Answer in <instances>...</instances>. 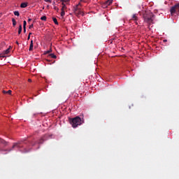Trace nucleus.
I'll list each match as a JSON object with an SVG mask.
<instances>
[{
	"label": "nucleus",
	"instance_id": "nucleus-1",
	"mask_svg": "<svg viewBox=\"0 0 179 179\" xmlns=\"http://www.w3.org/2000/svg\"><path fill=\"white\" fill-rule=\"evenodd\" d=\"M69 121L73 128H78L79 125H82V124L85 122V120H83V119L80 118L79 116H76L73 118H69Z\"/></svg>",
	"mask_w": 179,
	"mask_h": 179
},
{
	"label": "nucleus",
	"instance_id": "nucleus-2",
	"mask_svg": "<svg viewBox=\"0 0 179 179\" xmlns=\"http://www.w3.org/2000/svg\"><path fill=\"white\" fill-rule=\"evenodd\" d=\"M143 17L145 23H148V24H152L153 23V19L155 17V15L152 14V13L150 11H145V13H143Z\"/></svg>",
	"mask_w": 179,
	"mask_h": 179
},
{
	"label": "nucleus",
	"instance_id": "nucleus-3",
	"mask_svg": "<svg viewBox=\"0 0 179 179\" xmlns=\"http://www.w3.org/2000/svg\"><path fill=\"white\" fill-rule=\"evenodd\" d=\"M82 6V4L79 3L75 8H74V13L76 16H83V11H82V9L80 7Z\"/></svg>",
	"mask_w": 179,
	"mask_h": 179
},
{
	"label": "nucleus",
	"instance_id": "nucleus-4",
	"mask_svg": "<svg viewBox=\"0 0 179 179\" xmlns=\"http://www.w3.org/2000/svg\"><path fill=\"white\" fill-rule=\"evenodd\" d=\"M171 15L173 16L174 13H177V12H179V3L175 4L173 6H172L170 9Z\"/></svg>",
	"mask_w": 179,
	"mask_h": 179
},
{
	"label": "nucleus",
	"instance_id": "nucleus-5",
	"mask_svg": "<svg viewBox=\"0 0 179 179\" xmlns=\"http://www.w3.org/2000/svg\"><path fill=\"white\" fill-rule=\"evenodd\" d=\"M15 148H17V149H22V148H23V146H22V145L20 144V143H15L12 147V148L8 149V150H5V152H12V150H13V149H15Z\"/></svg>",
	"mask_w": 179,
	"mask_h": 179
},
{
	"label": "nucleus",
	"instance_id": "nucleus-6",
	"mask_svg": "<svg viewBox=\"0 0 179 179\" xmlns=\"http://www.w3.org/2000/svg\"><path fill=\"white\" fill-rule=\"evenodd\" d=\"M0 143L1 145H3V146H8V142H6L5 140L0 138Z\"/></svg>",
	"mask_w": 179,
	"mask_h": 179
},
{
	"label": "nucleus",
	"instance_id": "nucleus-7",
	"mask_svg": "<svg viewBox=\"0 0 179 179\" xmlns=\"http://www.w3.org/2000/svg\"><path fill=\"white\" fill-rule=\"evenodd\" d=\"M10 52V46L7 50L3 51V55H6Z\"/></svg>",
	"mask_w": 179,
	"mask_h": 179
},
{
	"label": "nucleus",
	"instance_id": "nucleus-8",
	"mask_svg": "<svg viewBox=\"0 0 179 179\" xmlns=\"http://www.w3.org/2000/svg\"><path fill=\"white\" fill-rule=\"evenodd\" d=\"M33 47H34V45H33V40H31V41L30 45H29V51H33Z\"/></svg>",
	"mask_w": 179,
	"mask_h": 179
},
{
	"label": "nucleus",
	"instance_id": "nucleus-9",
	"mask_svg": "<svg viewBox=\"0 0 179 179\" xmlns=\"http://www.w3.org/2000/svg\"><path fill=\"white\" fill-rule=\"evenodd\" d=\"M3 94H12V90H9L8 91H5V90H3Z\"/></svg>",
	"mask_w": 179,
	"mask_h": 179
},
{
	"label": "nucleus",
	"instance_id": "nucleus-10",
	"mask_svg": "<svg viewBox=\"0 0 179 179\" xmlns=\"http://www.w3.org/2000/svg\"><path fill=\"white\" fill-rule=\"evenodd\" d=\"M49 57L50 58H53L54 59H57V55H54L53 53L50 54Z\"/></svg>",
	"mask_w": 179,
	"mask_h": 179
},
{
	"label": "nucleus",
	"instance_id": "nucleus-11",
	"mask_svg": "<svg viewBox=\"0 0 179 179\" xmlns=\"http://www.w3.org/2000/svg\"><path fill=\"white\" fill-rule=\"evenodd\" d=\"M27 3H22L20 5V8H27Z\"/></svg>",
	"mask_w": 179,
	"mask_h": 179
},
{
	"label": "nucleus",
	"instance_id": "nucleus-12",
	"mask_svg": "<svg viewBox=\"0 0 179 179\" xmlns=\"http://www.w3.org/2000/svg\"><path fill=\"white\" fill-rule=\"evenodd\" d=\"M132 20H138V17L136 16V14L133 15Z\"/></svg>",
	"mask_w": 179,
	"mask_h": 179
},
{
	"label": "nucleus",
	"instance_id": "nucleus-13",
	"mask_svg": "<svg viewBox=\"0 0 179 179\" xmlns=\"http://www.w3.org/2000/svg\"><path fill=\"white\" fill-rule=\"evenodd\" d=\"M106 5H111L113 3V0H108L106 1Z\"/></svg>",
	"mask_w": 179,
	"mask_h": 179
},
{
	"label": "nucleus",
	"instance_id": "nucleus-14",
	"mask_svg": "<svg viewBox=\"0 0 179 179\" xmlns=\"http://www.w3.org/2000/svg\"><path fill=\"white\" fill-rule=\"evenodd\" d=\"M21 33H22V24H20L18 28V34H20Z\"/></svg>",
	"mask_w": 179,
	"mask_h": 179
},
{
	"label": "nucleus",
	"instance_id": "nucleus-15",
	"mask_svg": "<svg viewBox=\"0 0 179 179\" xmlns=\"http://www.w3.org/2000/svg\"><path fill=\"white\" fill-rule=\"evenodd\" d=\"M62 9L61 10H65V9H66V6L65 5V3H62Z\"/></svg>",
	"mask_w": 179,
	"mask_h": 179
},
{
	"label": "nucleus",
	"instance_id": "nucleus-16",
	"mask_svg": "<svg viewBox=\"0 0 179 179\" xmlns=\"http://www.w3.org/2000/svg\"><path fill=\"white\" fill-rule=\"evenodd\" d=\"M41 20H43L44 22H45V20H47V17L45 15H43L41 17Z\"/></svg>",
	"mask_w": 179,
	"mask_h": 179
},
{
	"label": "nucleus",
	"instance_id": "nucleus-17",
	"mask_svg": "<svg viewBox=\"0 0 179 179\" xmlns=\"http://www.w3.org/2000/svg\"><path fill=\"white\" fill-rule=\"evenodd\" d=\"M52 20H53L55 24H58V20H57V18L53 17V18H52Z\"/></svg>",
	"mask_w": 179,
	"mask_h": 179
},
{
	"label": "nucleus",
	"instance_id": "nucleus-18",
	"mask_svg": "<svg viewBox=\"0 0 179 179\" xmlns=\"http://www.w3.org/2000/svg\"><path fill=\"white\" fill-rule=\"evenodd\" d=\"M12 22H13V27L16 26V20H15V18H12Z\"/></svg>",
	"mask_w": 179,
	"mask_h": 179
},
{
	"label": "nucleus",
	"instance_id": "nucleus-19",
	"mask_svg": "<svg viewBox=\"0 0 179 179\" xmlns=\"http://www.w3.org/2000/svg\"><path fill=\"white\" fill-rule=\"evenodd\" d=\"M64 16H65V10H62V12H61V17H64Z\"/></svg>",
	"mask_w": 179,
	"mask_h": 179
},
{
	"label": "nucleus",
	"instance_id": "nucleus-20",
	"mask_svg": "<svg viewBox=\"0 0 179 179\" xmlns=\"http://www.w3.org/2000/svg\"><path fill=\"white\" fill-rule=\"evenodd\" d=\"M14 15L15 16H20V13H19V11H14Z\"/></svg>",
	"mask_w": 179,
	"mask_h": 179
},
{
	"label": "nucleus",
	"instance_id": "nucleus-21",
	"mask_svg": "<svg viewBox=\"0 0 179 179\" xmlns=\"http://www.w3.org/2000/svg\"><path fill=\"white\" fill-rule=\"evenodd\" d=\"M27 24V22L24 20L23 22V27H26Z\"/></svg>",
	"mask_w": 179,
	"mask_h": 179
},
{
	"label": "nucleus",
	"instance_id": "nucleus-22",
	"mask_svg": "<svg viewBox=\"0 0 179 179\" xmlns=\"http://www.w3.org/2000/svg\"><path fill=\"white\" fill-rule=\"evenodd\" d=\"M51 51H52L51 49L50 50H48L46 52H45V54H50V52H51Z\"/></svg>",
	"mask_w": 179,
	"mask_h": 179
},
{
	"label": "nucleus",
	"instance_id": "nucleus-23",
	"mask_svg": "<svg viewBox=\"0 0 179 179\" xmlns=\"http://www.w3.org/2000/svg\"><path fill=\"white\" fill-rule=\"evenodd\" d=\"M43 142H44V139L41 138L39 141L38 143H43Z\"/></svg>",
	"mask_w": 179,
	"mask_h": 179
},
{
	"label": "nucleus",
	"instance_id": "nucleus-24",
	"mask_svg": "<svg viewBox=\"0 0 179 179\" xmlns=\"http://www.w3.org/2000/svg\"><path fill=\"white\" fill-rule=\"evenodd\" d=\"M54 9H55V10H59V9L57 6H55Z\"/></svg>",
	"mask_w": 179,
	"mask_h": 179
},
{
	"label": "nucleus",
	"instance_id": "nucleus-25",
	"mask_svg": "<svg viewBox=\"0 0 179 179\" xmlns=\"http://www.w3.org/2000/svg\"><path fill=\"white\" fill-rule=\"evenodd\" d=\"M33 27H34V25H33V24H31V25H29V29H33Z\"/></svg>",
	"mask_w": 179,
	"mask_h": 179
},
{
	"label": "nucleus",
	"instance_id": "nucleus-26",
	"mask_svg": "<svg viewBox=\"0 0 179 179\" xmlns=\"http://www.w3.org/2000/svg\"><path fill=\"white\" fill-rule=\"evenodd\" d=\"M45 2H49L50 3H51V0H44Z\"/></svg>",
	"mask_w": 179,
	"mask_h": 179
},
{
	"label": "nucleus",
	"instance_id": "nucleus-27",
	"mask_svg": "<svg viewBox=\"0 0 179 179\" xmlns=\"http://www.w3.org/2000/svg\"><path fill=\"white\" fill-rule=\"evenodd\" d=\"M63 1H64V2H69V0H63Z\"/></svg>",
	"mask_w": 179,
	"mask_h": 179
},
{
	"label": "nucleus",
	"instance_id": "nucleus-28",
	"mask_svg": "<svg viewBox=\"0 0 179 179\" xmlns=\"http://www.w3.org/2000/svg\"><path fill=\"white\" fill-rule=\"evenodd\" d=\"M24 29V33H26V27H23Z\"/></svg>",
	"mask_w": 179,
	"mask_h": 179
},
{
	"label": "nucleus",
	"instance_id": "nucleus-29",
	"mask_svg": "<svg viewBox=\"0 0 179 179\" xmlns=\"http://www.w3.org/2000/svg\"><path fill=\"white\" fill-rule=\"evenodd\" d=\"M27 40H30V35H28Z\"/></svg>",
	"mask_w": 179,
	"mask_h": 179
},
{
	"label": "nucleus",
	"instance_id": "nucleus-30",
	"mask_svg": "<svg viewBox=\"0 0 179 179\" xmlns=\"http://www.w3.org/2000/svg\"><path fill=\"white\" fill-rule=\"evenodd\" d=\"M28 22H31V18H29Z\"/></svg>",
	"mask_w": 179,
	"mask_h": 179
},
{
	"label": "nucleus",
	"instance_id": "nucleus-31",
	"mask_svg": "<svg viewBox=\"0 0 179 179\" xmlns=\"http://www.w3.org/2000/svg\"><path fill=\"white\" fill-rule=\"evenodd\" d=\"M28 82L31 83V79H28Z\"/></svg>",
	"mask_w": 179,
	"mask_h": 179
},
{
	"label": "nucleus",
	"instance_id": "nucleus-32",
	"mask_svg": "<svg viewBox=\"0 0 179 179\" xmlns=\"http://www.w3.org/2000/svg\"><path fill=\"white\" fill-rule=\"evenodd\" d=\"M31 34H33V33L30 32V33L29 34V36H31Z\"/></svg>",
	"mask_w": 179,
	"mask_h": 179
},
{
	"label": "nucleus",
	"instance_id": "nucleus-33",
	"mask_svg": "<svg viewBox=\"0 0 179 179\" xmlns=\"http://www.w3.org/2000/svg\"><path fill=\"white\" fill-rule=\"evenodd\" d=\"M16 44H17V45H19V42H18V41H16Z\"/></svg>",
	"mask_w": 179,
	"mask_h": 179
},
{
	"label": "nucleus",
	"instance_id": "nucleus-34",
	"mask_svg": "<svg viewBox=\"0 0 179 179\" xmlns=\"http://www.w3.org/2000/svg\"><path fill=\"white\" fill-rule=\"evenodd\" d=\"M80 2H83V0H80Z\"/></svg>",
	"mask_w": 179,
	"mask_h": 179
},
{
	"label": "nucleus",
	"instance_id": "nucleus-35",
	"mask_svg": "<svg viewBox=\"0 0 179 179\" xmlns=\"http://www.w3.org/2000/svg\"><path fill=\"white\" fill-rule=\"evenodd\" d=\"M164 42L167 41V40H164Z\"/></svg>",
	"mask_w": 179,
	"mask_h": 179
},
{
	"label": "nucleus",
	"instance_id": "nucleus-36",
	"mask_svg": "<svg viewBox=\"0 0 179 179\" xmlns=\"http://www.w3.org/2000/svg\"><path fill=\"white\" fill-rule=\"evenodd\" d=\"M24 152H25V153L27 152V150H25Z\"/></svg>",
	"mask_w": 179,
	"mask_h": 179
},
{
	"label": "nucleus",
	"instance_id": "nucleus-37",
	"mask_svg": "<svg viewBox=\"0 0 179 179\" xmlns=\"http://www.w3.org/2000/svg\"><path fill=\"white\" fill-rule=\"evenodd\" d=\"M0 17H1V14H0Z\"/></svg>",
	"mask_w": 179,
	"mask_h": 179
}]
</instances>
